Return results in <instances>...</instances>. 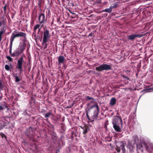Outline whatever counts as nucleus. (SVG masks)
I'll return each mask as SVG.
<instances>
[{"label":"nucleus","mask_w":153,"mask_h":153,"mask_svg":"<svg viewBox=\"0 0 153 153\" xmlns=\"http://www.w3.org/2000/svg\"><path fill=\"white\" fill-rule=\"evenodd\" d=\"M101 0H98V1H95V3L97 4L100 3L101 2Z\"/></svg>","instance_id":"ea45409f"},{"label":"nucleus","mask_w":153,"mask_h":153,"mask_svg":"<svg viewBox=\"0 0 153 153\" xmlns=\"http://www.w3.org/2000/svg\"><path fill=\"white\" fill-rule=\"evenodd\" d=\"M73 105H74V104H73L70 107H68V108H71L72 107V106H73Z\"/></svg>","instance_id":"a18cd8bd"},{"label":"nucleus","mask_w":153,"mask_h":153,"mask_svg":"<svg viewBox=\"0 0 153 153\" xmlns=\"http://www.w3.org/2000/svg\"><path fill=\"white\" fill-rule=\"evenodd\" d=\"M111 69V68L110 65L104 64L96 67L95 68L96 70L99 72L102 71L103 70H109Z\"/></svg>","instance_id":"423d86ee"},{"label":"nucleus","mask_w":153,"mask_h":153,"mask_svg":"<svg viewBox=\"0 0 153 153\" xmlns=\"http://www.w3.org/2000/svg\"><path fill=\"white\" fill-rule=\"evenodd\" d=\"M52 114L51 112H49L47 113L45 115V117L46 118H48Z\"/></svg>","instance_id":"b1692460"},{"label":"nucleus","mask_w":153,"mask_h":153,"mask_svg":"<svg viewBox=\"0 0 153 153\" xmlns=\"http://www.w3.org/2000/svg\"><path fill=\"white\" fill-rule=\"evenodd\" d=\"M36 36V35H35L34 36V37H35Z\"/></svg>","instance_id":"603ef678"},{"label":"nucleus","mask_w":153,"mask_h":153,"mask_svg":"<svg viewBox=\"0 0 153 153\" xmlns=\"http://www.w3.org/2000/svg\"><path fill=\"white\" fill-rule=\"evenodd\" d=\"M146 89H144V90H143L142 91H143H143H146Z\"/></svg>","instance_id":"09e8293b"},{"label":"nucleus","mask_w":153,"mask_h":153,"mask_svg":"<svg viewBox=\"0 0 153 153\" xmlns=\"http://www.w3.org/2000/svg\"><path fill=\"white\" fill-rule=\"evenodd\" d=\"M26 34L22 32H19L17 30L14 31L12 33V36L10 39V42H13L14 39L17 37H21L23 39L24 44H25L27 39Z\"/></svg>","instance_id":"f257e3e1"},{"label":"nucleus","mask_w":153,"mask_h":153,"mask_svg":"<svg viewBox=\"0 0 153 153\" xmlns=\"http://www.w3.org/2000/svg\"><path fill=\"white\" fill-rule=\"evenodd\" d=\"M29 71L30 70V69H29Z\"/></svg>","instance_id":"6e6d98bb"},{"label":"nucleus","mask_w":153,"mask_h":153,"mask_svg":"<svg viewBox=\"0 0 153 153\" xmlns=\"http://www.w3.org/2000/svg\"><path fill=\"white\" fill-rule=\"evenodd\" d=\"M85 99L86 101L89 100H92V101L91 102V103H93V100H94V99L93 97H91L89 96H86L85 97Z\"/></svg>","instance_id":"f3484780"},{"label":"nucleus","mask_w":153,"mask_h":153,"mask_svg":"<svg viewBox=\"0 0 153 153\" xmlns=\"http://www.w3.org/2000/svg\"><path fill=\"white\" fill-rule=\"evenodd\" d=\"M52 138L53 140H56L57 139V137L56 134L52 135Z\"/></svg>","instance_id":"473e14b6"},{"label":"nucleus","mask_w":153,"mask_h":153,"mask_svg":"<svg viewBox=\"0 0 153 153\" xmlns=\"http://www.w3.org/2000/svg\"><path fill=\"white\" fill-rule=\"evenodd\" d=\"M116 99L114 97H113L110 101V104L111 105L113 106L116 104Z\"/></svg>","instance_id":"dca6fc26"},{"label":"nucleus","mask_w":153,"mask_h":153,"mask_svg":"<svg viewBox=\"0 0 153 153\" xmlns=\"http://www.w3.org/2000/svg\"><path fill=\"white\" fill-rule=\"evenodd\" d=\"M38 19L39 23L42 24L41 27H42V26H43L44 24L46 22L47 20V18L45 17V14L42 13H39Z\"/></svg>","instance_id":"1a4fd4ad"},{"label":"nucleus","mask_w":153,"mask_h":153,"mask_svg":"<svg viewBox=\"0 0 153 153\" xmlns=\"http://www.w3.org/2000/svg\"><path fill=\"white\" fill-rule=\"evenodd\" d=\"M113 127L116 131L118 132H120L121 131V129H120L119 125H113Z\"/></svg>","instance_id":"ddd939ff"},{"label":"nucleus","mask_w":153,"mask_h":153,"mask_svg":"<svg viewBox=\"0 0 153 153\" xmlns=\"http://www.w3.org/2000/svg\"><path fill=\"white\" fill-rule=\"evenodd\" d=\"M27 1H28L29 2H30V0H25Z\"/></svg>","instance_id":"49530a36"},{"label":"nucleus","mask_w":153,"mask_h":153,"mask_svg":"<svg viewBox=\"0 0 153 153\" xmlns=\"http://www.w3.org/2000/svg\"><path fill=\"white\" fill-rule=\"evenodd\" d=\"M6 126V123L3 122L0 123V131L3 128Z\"/></svg>","instance_id":"a211bd4d"},{"label":"nucleus","mask_w":153,"mask_h":153,"mask_svg":"<svg viewBox=\"0 0 153 153\" xmlns=\"http://www.w3.org/2000/svg\"><path fill=\"white\" fill-rule=\"evenodd\" d=\"M88 120H89V121L91 123H93L94 122L93 120L92 119V118H90V119H88Z\"/></svg>","instance_id":"58836bf2"},{"label":"nucleus","mask_w":153,"mask_h":153,"mask_svg":"<svg viewBox=\"0 0 153 153\" xmlns=\"http://www.w3.org/2000/svg\"><path fill=\"white\" fill-rule=\"evenodd\" d=\"M35 132V129L31 127H30L27 129L26 132V134L27 137L30 140L33 142L35 141V139L34 138Z\"/></svg>","instance_id":"f03ea898"},{"label":"nucleus","mask_w":153,"mask_h":153,"mask_svg":"<svg viewBox=\"0 0 153 153\" xmlns=\"http://www.w3.org/2000/svg\"><path fill=\"white\" fill-rule=\"evenodd\" d=\"M88 132L87 128H85L84 129V131L83 132V134H85Z\"/></svg>","instance_id":"2f4dec72"},{"label":"nucleus","mask_w":153,"mask_h":153,"mask_svg":"<svg viewBox=\"0 0 153 153\" xmlns=\"http://www.w3.org/2000/svg\"><path fill=\"white\" fill-rule=\"evenodd\" d=\"M138 138L137 136L136 135H134L133 136V139L131 141V143L132 142L135 144V143H136L138 141Z\"/></svg>","instance_id":"2eb2a0df"},{"label":"nucleus","mask_w":153,"mask_h":153,"mask_svg":"<svg viewBox=\"0 0 153 153\" xmlns=\"http://www.w3.org/2000/svg\"><path fill=\"white\" fill-rule=\"evenodd\" d=\"M25 46L24 45H21L20 46L19 51L21 53L22 52L25 50Z\"/></svg>","instance_id":"aec40b11"},{"label":"nucleus","mask_w":153,"mask_h":153,"mask_svg":"<svg viewBox=\"0 0 153 153\" xmlns=\"http://www.w3.org/2000/svg\"><path fill=\"white\" fill-rule=\"evenodd\" d=\"M9 117H8L7 116H6V117H4V119L5 120H6V121H7V119L8 118H9Z\"/></svg>","instance_id":"c03bdc74"},{"label":"nucleus","mask_w":153,"mask_h":153,"mask_svg":"<svg viewBox=\"0 0 153 153\" xmlns=\"http://www.w3.org/2000/svg\"><path fill=\"white\" fill-rule=\"evenodd\" d=\"M143 145L144 147L146 148V149L147 150H148V146H147V144L146 143H144L143 144Z\"/></svg>","instance_id":"f704fd0d"},{"label":"nucleus","mask_w":153,"mask_h":153,"mask_svg":"<svg viewBox=\"0 0 153 153\" xmlns=\"http://www.w3.org/2000/svg\"><path fill=\"white\" fill-rule=\"evenodd\" d=\"M143 35L141 34H131L127 36V40L128 41L134 42L136 39L137 38H140Z\"/></svg>","instance_id":"0eeeda50"},{"label":"nucleus","mask_w":153,"mask_h":153,"mask_svg":"<svg viewBox=\"0 0 153 153\" xmlns=\"http://www.w3.org/2000/svg\"><path fill=\"white\" fill-rule=\"evenodd\" d=\"M129 71L128 70H126V72H129Z\"/></svg>","instance_id":"8fccbe9b"},{"label":"nucleus","mask_w":153,"mask_h":153,"mask_svg":"<svg viewBox=\"0 0 153 153\" xmlns=\"http://www.w3.org/2000/svg\"><path fill=\"white\" fill-rule=\"evenodd\" d=\"M24 62V60L23 56H22L19 58L18 60V62L16 65V67L21 72H22L23 71V70L22 69V66L23 65V63Z\"/></svg>","instance_id":"6e6552de"},{"label":"nucleus","mask_w":153,"mask_h":153,"mask_svg":"<svg viewBox=\"0 0 153 153\" xmlns=\"http://www.w3.org/2000/svg\"><path fill=\"white\" fill-rule=\"evenodd\" d=\"M7 4H5V6L3 7V8L4 12H6V10Z\"/></svg>","instance_id":"c9c22d12"},{"label":"nucleus","mask_w":153,"mask_h":153,"mask_svg":"<svg viewBox=\"0 0 153 153\" xmlns=\"http://www.w3.org/2000/svg\"><path fill=\"white\" fill-rule=\"evenodd\" d=\"M13 43V42H10V44L9 46V52L10 54H11Z\"/></svg>","instance_id":"5701e85b"},{"label":"nucleus","mask_w":153,"mask_h":153,"mask_svg":"<svg viewBox=\"0 0 153 153\" xmlns=\"http://www.w3.org/2000/svg\"><path fill=\"white\" fill-rule=\"evenodd\" d=\"M3 87V85L2 82H0V89H1Z\"/></svg>","instance_id":"4c0bfd02"},{"label":"nucleus","mask_w":153,"mask_h":153,"mask_svg":"<svg viewBox=\"0 0 153 153\" xmlns=\"http://www.w3.org/2000/svg\"><path fill=\"white\" fill-rule=\"evenodd\" d=\"M51 35L50 34L49 30L46 29H44L43 32V39L42 42V45H45L46 46L45 47L44 49H46L47 47V45L45 43L48 42V40L51 37Z\"/></svg>","instance_id":"7ed1b4c3"},{"label":"nucleus","mask_w":153,"mask_h":153,"mask_svg":"<svg viewBox=\"0 0 153 153\" xmlns=\"http://www.w3.org/2000/svg\"><path fill=\"white\" fill-rule=\"evenodd\" d=\"M92 35L93 34L92 33H91L89 34L88 36H92Z\"/></svg>","instance_id":"37998d69"},{"label":"nucleus","mask_w":153,"mask_h":153,"mask_svg":"<svg viewBox=\"0 0 153 153\" xmlns=\"http://www.w3.org/2000/svg\"><path fill=\"white\" fill-rule=\"evenodd\" d=\"M42 0H39L38 4L40 7H41V6H42Z\"/></svg>","instance_id":"7c9ffc66"},{"label":"nucleus","mask_w":153,"mask_h":153,"mask_svg":"<svg viewBox=\"0 0 153 153\" xmlns=\"http://www.w3.org/2000/svg\"><path fill=\"white\" fill-rule=\"evenodd\" d=\"M111 138L110 139V140H108V141H110L111 140Z\"/></svg>","instance_id":"3c124183"},{"label":"nucleus","mask_w":153,"mask_h":153,"mask_svg":"<svg viewBox=\"0 0 153 153\" xmlns=\"http://www.w3.org/2000/svg\"><path fill=\"white\" fill-rule=\"evenodd\" d=\"M69 11H70V12H71V13H72L71 12V11H70V10H69Z\"/></svg>","instance_id":"864d4df0"},{"label":"nucleus","mask_w":153,"mask_h":153,"mask_svg":"<svg viewBox=\"0 0 153 153\" xmlns=\"http://www.w3.org/2000/svg\"><path fill=\"white\" fill-rule=\"evenodd\" d=\"M40 26V25L39 24H37L36 25H35L33 28V30H34V31L35 32L36 30L37 29L39 28Z\"/></svg>","instance_id":"393cba45"},{"label":"nucleus","mask_w":153,"mask_h":153,"mask_svg":"<svg viewBox=\"0 0 153 153\" xmlns=\"http://www.w3.org/2000/svg\"><path fill=\"white\" fill-rule=\"evenodd\" d=\"M38 29H39L38 32H39L40 31V30L41 28H38Z\"/></svg>","instance_id":"de8ad7c7"},{"label":"nucleus","mask_w":153,"mask_h":153,"mask_svg":"<svg viewBox=\"0 0 153 153\" xmlns=\"http://www.w3.org/2000/svg\"><path fill=\"white\" fill-rule=\"evenodd\" d=\"M94 108H95V109L94 111V114L91 117V118L94 121L95 119H97L98 117L100 109L97 102H95L94 105H91L90 108L92 109Z\"/></svg>","instance_id":"39448f33"},{"label":"nucleus","mask_w":153,"mask_h":153,"mask_svg":"<svg viewBox=\"0 0 153 153\" xmlns=\"http://www.w3.org/2000/svg\"><path fill=\"white\" fill-rule=\"evenodd\" d=\"M7 106L5 104V102L4 103H0V111L5 109L7 108Z\"/></svg>","instance_id":"4468645a"},{"label":"nucleus","mask_w":153,"mask_h":153,"mask_svg":"<svg viewBox=\"0 0 153 153\" xmlns=\"http://www.w3.org/2000/svg\"><path fill=\"white\" fill-rule=\"evenodd\" d=\"M131 143H130V141L129 140L128 143V145L129 146H130L131 145Z\"/></svg>","instance_id":"79ce46f5"},{"label":"nucleus","mask_w":153,"mask_h":153,"mask_svg":"<svg viewBox=\"0 0 153 153\" xmlns=\"http://www.w3.org/2000/svg\"><path fill=\"white\" fill-rule=\"evenodd\" d=\"M15 81L16 82H18L20 81V79L19 77L18 76H15Z\"/></svg>","instance_id":"c85d7f7f"},{"label":"nucleus","mask_w":153,"mask_h":153,"mask_svg":"<svg viewBox=\"0 0 153 153\" xmlns=\"http://www.w3.org/2000/svg\"><path fill=\"white\" fill-rule=\"evenodd\" d=\"M65 60V58L63 56H59L58 57V65H61L62 64L64 63Z\"/></svg>","instance_id":"f8f14e48"},{"label":"nucleus","mask_w":153,"mask_h":153,"mask_svg":"<svg viewBox=\"0 0 153 153\" xmlns=\"http://www.w3.org/2000/svg\"><path fill=\"white\" fill-rule=\"evenodd\" d=\"M5 68L7 71H11L9 65H5Z\"/></svg>","instance_id":"a878e982"},{"label":"nucleus","mask_w":153,"mask_h":153,"mask_svg":"<svg viewBox=\"0 0 153 153\" xmlns=\"http://www.w3.org/2000/svg\"><path fill=\"white\" fill-rule=\"evenodd\" d=\"M86 116L87 117V118L88 119H90V117L88 115V112H87L86 113Z\"/></svg>","instance_id":"e433bc0d"},{"label":"nucleus","mask_w":153,"mask_h":153,"mask_svg":"<svg viewBox=\"0 0 153 153\" xmlns=\"http://www.w3.org/2000/svg\"><path fill=\"white\" fill-rule=\"evenodd\" d=\"M121 76L123 77V78L124 79V80H129V78L128 77L124 75H121Z\"/></svg>","instance_id":"cd10ccee"},{"label":"nucleus","mask_w":153,"mask_h":153,"mask_svg":"<svg viewBox=\"0 0 153 153\" xmlns=\"http://www.w3.org/2000/svg\"><path fill=\"white\" fill-rule=\"evenodd\" d=\"M143 146L142 144H137V149H140L141 150H143L142 148Z\"/></svg>","instance_id":"412c9836"},{"label":"nucleus","mask_w":153,"mask_h":153,"mask_svg":"<svg viewBox=\"0 0 153 153\" xmlns=\"http://www.w3.org/2000/svg\"><path fill=\"white\" fill-rule=\"evenodd\" d=\"M112 9H111V7H110L109 8H106L104 10H103L102 11L110 13L112 11Z\"/></svg>","instance_id":"6ab92c4d"},{"label":"nucleus","mask_w":153,"mask_h":153,"mask_svg":"<svg viewBox=\"0 0 153 153\" xmlns=\"http://www.w3.org/2000/svg\"><path fill=\"white\" fill-rule=\"evenodd\" d=\"M29 71L30 70V69H29Z\"/></svg>","instance_id":"5fc2aeb1"},{"label":"nucleus","mask_w":153,"mask_h":153,"mask_svg":"<svg viewBox=\"0 0 153 153\" xmlns=\"http://www.w3.org/2000/svg\"><path fill=\"white\" fill-rule=\"evenodd\" d=\"M118 2L115 3L112 6H111L110 7H111V9H114L115 8H116L118 6Z\"/></svg>","instance_id":"4be33fe9"},{"label":"nucleus","mask_w":153,"mask_h":153,"mask_svg":"<svg viewBox=\"0 0 153 153\" xmlns=\"http://www.w3.org/2000/svg\"><path fill=\"white\" fill-rule=\"evenodd\" d=\"M21 53L19 51H17L15 52V54L16 56H18Z\"/></svg>","instance_id":"72a5a7b5"},{"label":"nucleus","mask_w":153,"mask_h":153,"mask_svg":"<svg viewBox=\"0 0 153 153\" xmlns=\"http://www.w3.org/2000/svg\"><path fill=\"white\" fill-rule=\"evenodd\" d=\"M125 143L123 141H118L116 143V149L118 152H119L121 149L122 151V153H126L125 149Z\"/></svg>","instance_id":"20e7f679"},{"label":"nucleus","mask_w":153,"mask_h":153,"mask_svg":"<svg viewBox=\"0 0 153 153\" xmlns=\"http://www.w3.org/2000/svg\"><path fill=\"white\" fill-rule=\"evenodd\" d=\"M5 24V22L4 20V19L3 17L0 18V27L1 26L3 25H4ZM1 29L2 30L0 31V42L1 41L2 38V35L5 32V30H6V28L5 27H4L3 28H1Z\"/></svg>","instance_id":"9d476101"},{"label":"nucleus","mask_w":153,"mask_h":153,"mask_svg":"<svg viewBox=\"0 0 153 153\" xmlns=\"http://www.w3.org/2000/svg\"><path fill=\"white\" fill-rule=\"evenodd\" d=\"M11 54V56H16L15 54V52H14L12 54Z\"/></svg>","instance_id":"a19ab883"},{"label":"nucleus","mask_w":153,"mask_h":153,"mask_svg":"<svg viewBox=\"0 0 153 153\" xmlns=\"http://www.w3.org/2000/svg\"><path fill=\"white\" fill-rule=\"evenodd\" d=\"M112 123L113 125H119L121 123V126L123 124V121L121 118L118 116H117L112 120Z\"/></svg>","instance_id":"9b49d317"},{"label":"nucleus","mask_w":153,"mask_h":153,"mask_svg":"<svg viewBox=\"0 0 153 153\" xmlns=\"http://www.w3.org/2000/svg\"><path fill=\"white\" fill-rule=\"evenodd\" d=\"M7 58L9 60V61L10 62L13 61V59L11 58L10 56H6Z\"/></svg>","instance_id":"c756f323"},{"label":"nucleus","mask_w":153,"mask_h":153,"mask_svg":"<svg viewBox=\"0 0 153 153\" xmlns=\"http://www.w3.org/2000/svg\"><path fill=\"white\" fill-rule=\"evenodd\" d=\"M0 135L1 136L2 138H3L4 137L5 139H7V137L6 135H5V134L2 132H1L0 133Z\"/></svg>","instance_id":"bb28decb"}]
</instances>
